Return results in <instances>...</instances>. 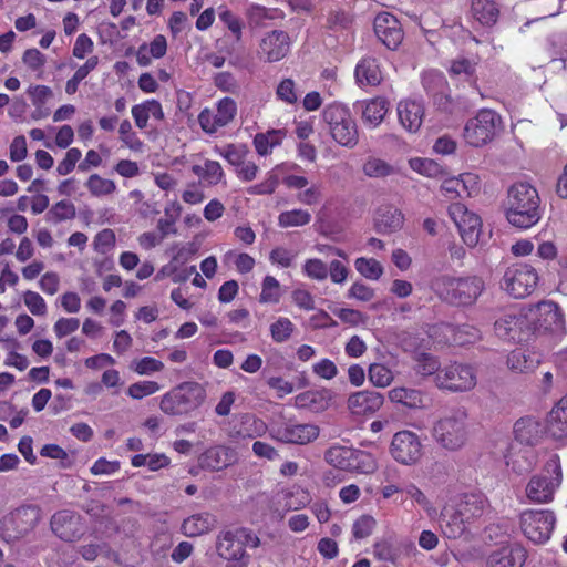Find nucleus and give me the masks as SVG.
Wrapping results in <instances>:
<instances>
[{"instance_id":"obj_47","label":"nucleus","mask_w":567,"mask_h":567,"mask_svg":"<svg viewBox=\"0 0 567 567\" xmlns=\"http://www.w3.org/2000/svg\"><path fill=\"white\" fill-rule=\"evenodd\" d=\"M354 267L361 276L370 280H378L383 274L382 265L374 258L359 257Z\"/></svg>"},{"instance_id":"obj_11","label":"nucleus","mask_w":567,"mask_h":567,"mask_svg":"<svg viewBox=\"0 0 567 567\" xmlns=\"http://www.w3.org/2000/svg\"><path fill=\"white\" fill-rule=\"evenodd\" d=\"M42 518L39 505L27 504L12 511L2 520V536L7 542H14L31 533Z\"/></svg>"},{"instance_id":"obj_30","label":"nucleus","mask_w":567,"mask_h":567,"mask_svg":"<svg viewBox=\"0 0 567 567\" xmlns=\"http://www.w3.org/2000/svg\"><path fill=\"white\" fill-rule=\"evenodd\" d=\"M403 223V214L393 206L380 207L374 216V227L379 234L395 233L402 228Z\"/></svg>"},{"instance_id":"obj_25","label":"nucleus","mask_w":567,"mask_h":567,"mask_svg":"<svg viewBox=\"0 0 567 567\" xmlns=\"http://www.w3.org/2000/svg\"><path fill=\"white\" fill-rule=\"evenodd\" d=\"M527 558L526 549L518 545L504 546L493 551L487 560L488 567H523Z\"/></svg>"},{"instance_id":"obj_5","label":"nucleus","mask_w":567,"mask_h":567,"mask_svg":"<svg viewBox=\"0 0 567 567\" xmlns=\"http://www.w3.org/2000/svg\"><path fill=\"white\" fill-rule=\"evenodd\" d=\"M563 482L560 458L557 454H550L545 462L542 472L529 478L525 493L529 502L547 504L554 501L555 493Z\"/></svg>"},{"instance_id":"obj_43","label":"nucleus","mask_w":567,"mask_h":567,"mask_svg":"<svg viewBox=\"0 0 567 567\" xmlns=\"http://www.w3.org/2000/svg\"><path fill=\"white\" fill-rule=\"evenodd\" d=\"M310 220L311 214L305 209L286 210L278 216V225L282 228L305 226Z\"/></svg>"},{"instance_id":"obj_35","label":"nucleus","mask_w":567,"mask_h":567,"mask_svg":"<svg viewBox=\"0 0 567 567\" xmlns=\"http://www.w3.org/2000/svg\"><path fill=\"white\" fill-rule=\"evenodd\" d=\"M471 11L473 18L487 28L495 25L499 18V6L495 0H472Z\"/></svg>"},{"instance_id":"obj_29","label":"nucleus","mask_w":567,"mask_h":567,"mask_svg":"<svg viewBox=\"0 0 567 567\" xmlns=\"http://www.w3.org/2000/svg\"><path fill=\"white\" fill-rule=\"evenodd\" d=\"M398 116L401 125L408 132L413 133L416 132L422 125L424 107L416 101H401L398 104Z\"/></svg>"},{"instance_id":"obj_13","label":"nucleus","mask_w":567,"mask_h":567,"mask_svg":"<svg viewBox=\"0 0 567 567\" xmlns=\"http://www.w3.org/2000/svg\"><path fill=\"white\" fill-rule=\"evenodd\" d=\"M538 275L527 264H514L509 266L503 276L501 287L516 299L529 296L536 288Z\"/></svg>"},{"instance_id":"obj_64","label":"nucleus","mask_w":567,"mask_h":567,"mask_svg":"<svg viewBox=\"0 0 567 567\" xmlns=\"http://www.w3.org/2000/svg\"><path fill=\"white\" fill-rule=\"evenodd\" d=\"M375 520L368 515H363L358 518L352 526V534L355 539L367 538L372 534Z\"/></svg>"},{"instance_id":"obj_45","label":"nucleus","mask_w":567,"mask_h":567,"mask_svg":"<svg viewBox=\"0 0 567 567\" xmlns=\"http://www.w3.org/2000/svg\"><path fill=\"white\" fill-rule=\"evenodd\" d=\"M295 329L296 327L289 318L279 317L270 324L269 331L276 343H284L291 338Z\"/></svg>"},{"instance_id":"obj_6","label":"nucleus","mask_w":567,"mask_h":567,"mask_svg":"<svg viewBox=\"0 0 567 567\" xmlns=\"http://www.w3.org/2000/svg\"><path fill=\"white\" fill-rule=\"evenodd\" d=\"M206 398L197 382H184L162 396L159 409L167 415H185L199 408Z\"/></svg>"},{"instance_id":"obj_21","label":"nucleus","mask_w":567,"mask_h":567,"mask_svg":"<svg viewBox=\"0 0 567 567\" xmlns=\"http://www.w3.org/2000/svg\"><path fill=\"white\" fill-rule=\"evenodd\" d=\"M290 50V37L286 31L274 30L260 41V53L268 62L284 59Z\"/></svg>"},{"instance_id":"obj_9","label":"nucleus","mask_w":567,"mask_h":567,"mask_svg":"<svg viewBox=\"0 0 567 567\" xmlns=\"http://www.w3.org/2000/svg\"><path fill=\"white\" fill-rule=\"evenodd\" d=\"M324 460L331 466L348 472L368 474L377 468L371 453L349 446H331L326 451Z\"/></svg>"},{"instance_id":"obj_40","label":"nucleus","mask_w":567,"mask_h":567,"mask_svg":"<svg viewBox=\"0 0 567 567\" xmlns=\"http://www.w3.org/2000/svg\"><path fill=\"white\" fill-rule=\"evenodd\" d=\"M389 111V103L383 97H375L365 103L362 118L372 126H378Z\"/></svg>"},{"instance_id":"obj_28","label":"nucleus","mask_w":567,"mask_h":567,"mask_svg":"<svg viewBox=\"0 0 567 567\" xmlns=\"http://www.w3.org/2000/svg\"><path fill=\"white\" fill-rule=\"evenodd\" d=\"M235 462L234 450L217 445L206 450L199 457V464L203 468L220 471Z\"/></svg>"},{"instance_id":"obj_17","label":"nucleus","mask_w":567,"mask_h":567,"mask_svg":"<svg viewBox=\"0 0 567 567\" xmlns=\"http://www.w3.org/2000/svg\"><path fill=\"white\" fill-rule=\"evenodd\" d=\"M449 215L455 223L464 244L468 247H475L480 241L482 230L481 217L468 210L462 203L451 204Z\"/></svg>"},{"instance_id":"obj_7","label":"nucleus","mask_w":567,"mask_h":567,"mask_svg":"<svg viewBox=\"0 0 567 567\" xmlns=\"http://www.w3.org/2000/svg\"><path fill=\"white\" fill-rule=\"evenodd\" d=\"M322 116L329 126L332 138L338 144L350 148L358 144V127L349 109L333 103L326 106Z\"/></svg>"},{"instance_id":"obj_51","label":"nucleus","mask_w":567,"mask_h":567,"mask_svg":"<svg viewBox=\"0 0 567 567\" xmlns=\"http://www.w3.org/2000/svg\"><path fill=\"white\" fill-rule=\"evenodd\" d=\"M280 297L279 281L272 276H266L262 281L259 301L261 303H277Z\"/></svg>"},{"instance_id":"obj_50","label":"nucleus","mask_w":567,"mask_h":567,"mask_svg":"<svg viewBox=\"0 0 567 567\" xmlns=\"http://www.w3.org/2000/svg\"><path fill=\"white\" fill-rule=\"evenodd\" d=\"M120 140L133 152H142L144 143L132 130V124L128 120H123L118 127Z\"/></svg>"},{"instance_id":"obj_19","label":"nucleus","mask_w":567,"mask_h":567,"mask_svg":"<svg viewBox=\"0 0 567 567\" xmlns=\"http://www.w3.org/2000/svg\"><path fill=\"white\" fill-rule=\"evenodd\" d=\"M50 527L52 533L64 542L78 540L85 532L81 515L70 509L54 513L50 519Z\"/></svg>"},{"instance_id":"obj_18","label":"nucleus","mask_w":567,"mask_h":567,"mask_svg":"<svg viewBox=\"0 0 567 567\" xmlns=\"http://www.w3.org/2000/svg\"><path fill=\"white\" fill-rule=\"evenodd\" d=\"M390 452L396 462L413 465L423 454L422 443L414 432L400 431L393 435Z\"/></svg>"},{"instance_id":"obj_22","label":"nucleus","mask_w":567,"mask_h":567,"mask_svg":"<svg viewBox=\"0 0 567 567\" xmlns=\"http://www.w3.org/2000/svg\"><path fill=\"white\" fill-rule=\"evenodd\" d=\"M546 431L540 420L530 415L518 419L514 424L515 440L529 446L537 445Z\"/></svg>"},{"instance_id":"obj_23","label":"nucleus","mask_w":567,"mask_h":567,"mask_svg":"<svg viewBox=\"0 0 567 567\" xmlns=\"http://www.w3.org/2000/svg\"><path fill=\"white\" fill-rule=\"evenodd\" d=\"M422 85L427 94L433 96L434 104L449 111L450 96L445 94L447 82L442 72L430 70L422 74Z\"/></svg>"},{"instance_id":"obj_16","label":"nucleus","mask_w":567,"mask_h":567,"mask_svg":"<svg viewBox=\"0 0 567 567\" xmlns=\"http://www.w3.org/2000/svg\"><path fill=\"white\" fill-rule=\"evenodd\" d=\"M496 336L509 342H526L533 336L528 311L506 313L494 323Z\"/></svg>"},{"instance_id":"obj_33","label":"nucleus","mask_w":567,"mask_h":567,"mask_svg":"<svg viewBox=\"0 0 567 567\" xmlns=\"http://www.w3.org/2000/svg\"><path fill=\"white\" fill-rule=\"evenodd\" d=\"M487 505V499L483 494H464L456 505L458 514L465 518V522L472 524L483 516Z\"/></svg>"},{"instance_id":"obj_63","label":"nucleus","mask_w":567,"mask_h":567,"mask_svg":"<svg viewBox=\"0 0 567 567\" xmlns=\"http://www.w3.org/2000/svg\"><path fill=\"white\" fill-rule=\"evenodd\" d=\"M303 271L308 277L316 280H324L328 277V267L318 258L306 260Z\"/></svg>"},{"instance_id":"obj_10","label":"nucleus","mask_w":567,"mask_h":567,"mask_svg":"<svg viewBox=\"0 0 567 567\" xmlns=\"http://www.w3.org/2000/svg\"><path fill=\"white\" fill-rule=\"evenodd\" d=\"M556 525V515L550 509L528 508L519 514L523 535L535 545L547 543Z\"/></svg>"},{"instance_id":"obj_62","label":"nucleus","mask_w":567,"mask_h":567,"mask_svg":"<svg viewBox=\"0 0 567 567\" xmlns=\"http://www.w3.org/2000/svg\"><path fill=\"white\" fill-rule=\"evenodd\" d=\"M81 156H82V152L79 148H76V147L70 148L66 152L64 158L56 166L58 175L65 176V175L70 174L74 169V167H75L76 163L80 161Z\"/></svg>"},{"instance_id":"obj_37","label":"nucleus","mask_w":567,"mask_h":567,"mask_svg":"<svg viewBox=\"0 0 567 567\" xmlns=\"http://www.w3.org/2000/svg\"><path fill=\"white\" fill-rule=\"evenodd\" d=\"M285 17L282 10L278 8H266L260 4H250L246 9V18L251 28H261L266 25L267 20H278Z\"/></svg>"},{"instance_id":"obj_4","label":"nucleus","mask_w":567,"mask_h":567,"mask_svg":"<svg viewBox=\"0 0 567 567\" xmlns=\"http://www.w3.org/2000/svg\"><path fill=\"white\" fill-rule=\"evenodd\" d=\"M260 546L259 537L247 527L220 530L217 536L216 550L219 557L236 563V567H247L250 560L245 548Z\"/></svg>"},{"instance_id":"obj_48","label":"nucleus","mask_w":567,"mask_h":567,"mask_svg":"<svg viewBox=\"0 0 567 567\" xmlns=\"http://www.w3.org/2000/svg\"><path fill=\"white\" fill-rule=\"evenodd\" d=\"M97 56L89 58L86 62L75 71L73 76L66 81L65 92L70 95L74 94L78 91L80 82L83 81L89 75V73L97 66Z\"/></svg>"},{"instance_id":"obj_27","label":"nucleus","mask_w":567,"mask_h":567,"mask_svg":"<svg viewBox=\"0 0 567 567\" xmlns=\"http://www.w3.org/2000/svg\"><path fill=\"white\" fill-rule=\"evenodd\" d=\"M546 430L553 439L567 442V394L549 412Z\"/></svg>"},{"instance_id":"obj_26","label":"nucleus","mask_w":567,"mask_h":567,"mask_svg":"<svg viewBox=\"0 0 567 567\" xmlns=\"http://www.w3.org/2000/svg\"><path fill=\"white\" fill-rule=\"evenodd\" d=\"M267 431L266 423L250 413L240 414L230 431L233 439H255Z\"/></svg>"},{"instance_id":"obj_24","label":"nucleus","mask_w":567,"mask_h":567,"mask_svg":"<svg viewBox=\"0 0 567 567\" xmlns=\"http://www.w3.org/2000/svg\"><path fill=\"white\" fill-rule=\"evenodd\" d=\"M383 395L377 391H358L348 399V408L352 414L368 415L377 412L383 404Z\"/></svg>"},{"instance_id":"obj_15","label":"nucleus","mask_w":567,"mask_h":567,"mask_svg":"<svg viewBox=\"0 0 567 567\" xmlns=\"http://www.w3.org/2000/svg\"><path fill=\"white\" fill-rule=\"evenodd\" d=\"M320 433L318 425L312 423H298L292 419L274 424L270 436L281 443L305 445L313 442Z\"/></svg>"},{"instance_id":"obj_36","label":"nucleus","mask_w":567,"mask_h":567,"mask_svg":"<svg viewBox=\"0 0 567 567\" xmlns=\"http://www.w3.org/2000/svg\"><path fill=\"white\" fill-rule=\"evenodd\" d=\"M468 525L470 523L465 522V518L458 514L456 507L451 511L445 509V512L442 513L441 527L447 538H460L466 532Z\"/></svg>"},{"instance_id":"obj_31","label":"nucleus","mask_w":567,"mask_h":567,"mask_svg":"<svg viewBox=\"0 0 567 567\" xmlns=\"http://www.w3.org/2000/svg\"><path fill=\"white\" fill-rule=\"evenodd\" d=\"M540 363V354L522 348L513 350L506 359L507 368L514 373L533 372Z\"/></svg>"},{"instance_id":"obj_14","label":"nucleus","mask_w":567,"mask_h":567,"mask_svg":"<svg viewBox=\"0 0 567 567\" xmlns=\"http://www.w3.org/2000/svg\"><path fill=\"white\" fill-rule=\"evenodd\" d=\"M434 382L439 389L464 392L475 386L476 375L471 365L453 362L439 371Z\"/></svg>"},{"instance_id":"obj_52","label":"nucleus","mask_w":567,"mask_h":567,"mask_svg":"<svg viewBox=\"0 0 567 567\" xmlns=\"http://www.w3.org/2000/svg\"><path fill=\"white\" fill-rule=\"evenodd\" d=\"M369 380L372 384L379 388H385L391 384L393 380L392 371L384 364L373 363L369 367Z\"/></svg>"},{"instance_id":"obj_46","label":"nucleus","mask_w":567,"mask_h":567,"mask_svg":"<svg viewBox=\"0 0 567 567\" xmlns=\"http://www.w3.org/2000/svg\"><path fill=\"white\" fill-rule=\"evenodd\" d=\"M353 23L352 16L344 10H331L328 13L326 27L332 32L348 31Z\"/></svg>"},{"instance_id":"obj_3","label":"nucleus","mask_w":567,"mask_h":567,"mask_svg":"<svg viewBox=\"0 0 567 567\" xmlns=\"http://www.w3.org/2000/svg\"><path fill=\"white\" fill-rule=\"evenodd\" d=\"M432 287L445 302L456 307H468L476 302L485 290V282L478 276L436 278Z\"/></svg>"},{"instance_id":"obj_55","label":"nucleus","mask_w":567,"mask_h":567,"mask_svg":"<svg viewBox=\"0 0 567 567\" xmlns=\"http://www.w3.org/2000/svg\"><path fill=\"white\" fill-rule=\"evenodd\" d=\"M159 385L155 381H138L131 384L127 389V394L136 400L156 393Z\"/></svg>"},{"instance_id":"obj_49","label":"nucleus","mask_w":567,"mask_h":567,"mask_svg":"<svg viewBox=\"0 0 567 567\" xmlns=\"http://www.w3.org/2000/svg\"><path fill=\"white\" fill-rule=\"evenodd\" d=\"M441 369V364L434 355L426 352H420L415 355V371L423 377L436 375Z\"/></svg>"},{"instance_id":"obj_59","label":"nucleus","mask_w":567,"mask_h":567,"mask_svg":"<svg viewBox=\"0 0 567 567\" xmlns=\"http://www.w3.org/2000/svg\"><path fill=\"white\" fill-rule=\"evenodd\" d=\"M279 185V178L274 171L267 174L265 181L248 188L250 195H270Z\"/></svg>"},{"instance_id":"obj_54","label":"nucleus","mask_w":567,"mask_h":567,"mask_svg":"<svg viewBox=\"0 0 567 567\" xmlns=\"http://www.w3.org/2000/svg\"><path fill=\"white\" fill-rule=\"evenodd\" d=\"M23 302L33 316L47 315V303L40 293L27 290L23 293Z\"/></svg>"},{"instance_id":"obj_61","label":"nucleus","mask_w":567,"mask_h":567,"mask_svg":"<svg viewBox=\"0 0 567 567\" xmlns=\"http://www.w3.org/2000/svg\"><path fill=\"white\" fill-rule=\"evenodd\" d=\"M219 19L224 24L227 25V28L236 37V40L239 41L241 39L243 29V23L240 19L225 7L219 8Z\"/></svg>"},{"instance_id":"obj_57","label":"nucleus","mask_w":567,"mask_h":567,"mask_svg":"<svg viewBox=\"0 0 567 567\" xmlns=\"http://www.w3.org/2000/svg\"><path fill=\"white\" fill-rule=\"evenodd\" d=\"M410 166L413 171L429 177H435L441 173L440 165L429 158H412L410 159Z\"/></svg>"},{"instance_id":"obj_20","label":"nucleus","mask_w":567,"mask_h":567,"mask_svg":"<svg viewBox=\"0 0 567 567\" xmlns=\"http://www.w3.org/2000/svg\"><path fill=\"white\" fill-rule=\"evenodd\" d=\"M374 33L390 50H395L403 40V30L399 20L389 12H381L374 18Z\"/></svg>"},{"instance_id":"obj_34","label":"nucleus","mask_w":567,"mask_h":567,"mask_svg":"<svg viewBox=\"0 0 567 567\" xmlns=\"http://www.w3.org/2000/svg\"><path fill=\"white\" fill-rule=\"evenodd\" d=\"M216 524L217 519L213 514L197 513L183 520L181 530L186 537H197L212 530Z\"/></svg>"},{"instance_id":"obj_53","label":"nucleus","mask_w":567,"mask_h":567,"mask_svg":"<svg viewBox=\"0 0 567 567\" xmlns=\"http://www.w3.org/2000/svg\"><path fill=\"white\" fill-rule=\"evenodd\" d=\"M237 114V104L230 97L221 99L217 104V122H219L223 126L229 124Z\"/></svg>"},{"instance_id":"obj_42","label":"nucleus","mask_w":567,"mask_h":567,"mask_svg":"<svg viewBox=\"0 0 567 567\" xmlns=\"http://www.w3.org/2000/svg\"><path fill=\"white\" fill-rule=\"evenodd\" d=\"M362 169L371 178H383L395 173L394 166L378 157L368 158Z\"/></svg>"},{"instance_id":"obj_12","label":"nucleus","mask_w":567,"mask_h":567,"mask_svg":"<svg viewBox=\"0 0 567 567\" xmlns=\"http://www.w3.org/2000/svg\"><path fill=\"white\" fill-rule=\"evenodd\" d=\"M533 334L547 332L555 336L565 333V319L561 309L554 301H542L528 310Z\"/></svg>"},{"instance_id":"obj_44","label":"nucleus","mask_w":567,"mask_h":567,"mask_svg":"<svg viewBox=\"0 0 567 567\" xmlns=\"http://www.w3.org/2000/svg\"><path fill=\"white\" fill-rule=\"evenodd\" d=\"M85 186L91 195L95 197L111 195L116 190V185L112 179L103 178L99 174L90 175Z\"/></svg>"},{"instance_id":"obj_39","label":"nucleus","mask_w":567,"mask_h":567,"mask_svg":"<svg viewBox=\"0 0 567 567\" xmlns=\"http://www.w3.org/2000/svg\"><path fill=\"white\" fill-rule=\"evenodd\" d=\"M449 73L452 78L460 81L476 83V63L467 58H457L451 62Z\"/></svg>"},{"instance_id":"obj_8","label":"nucleus","mask_w":567,"mask_h":567,"mask_svg":"<svg viewBox=\"0 0 567 567\" xmlns=\"http://www.w3.org/2000/svg\"><path fill=\"white\" fill-rule=\"evenodd\" d=\"M502 128L501 115L491 109H482L466 122L463 135L466 143L481 147L492 142Z\"/></svg>"},{"instance_id":"obj_2","label":"nucleus","mask_w":567,"mask_h":567,"mask_svg":"<svg viewBox=\"0 0 567 567\" xmlns=\"http://www.w3.org/2000/svg\"><path fill=\"white\" fill-rule=\"evenodd\" d=\"M470 431L471 424L466 408L454 406L433 423L432 437L440 447L456 452L465 446Z\"/></svg>"},{"instance_id":"obj_56","label":"nucleus","mask_w":567,"mask_h":567,"mask_svg":"<svg viewBox=\"0 0 567 567\" xmlns=\"http://www.w3.org/2000/svg\"><path fill=\"white\" fill-rule=\"evenodd\" d=\"M276 95L287 104H295L298 101L295 81L292 79H284L276 89Z\"/></svg>"},{"instance_id":"obj_58","label":"nucleus","mask_w":567,"mask_h":567,"mask_svg":"<svg viewBox=\"0 0 567 567\" xmlns=\"http://www.w3.org/2000/svg\"><path fill=\"white\" fill-rule=\"evenodd\" d=\"M164 369V363L152 357H144L134 362L133 370L140 375H150Z\"/></svg>"},{"instance_id":"obj_41","label":"nucleus","mask_w":567,"mask_h":567,"mask_svg":"<svg viewBox=\"0 0 567 567\" xmlns=\"http://www.w3.org/2000/svg\"><path fill=\"white\" fill-rule=\"evenodd\" d=\"M76 215L75 206L69 200H60L55 203L45 214L49 223L59 224L61 221L73 219Z\"/></svg>"},{"instance_id":"obj_38","label":"nucleus","mask_w":567,"mask_h":567,"mask_svg":"<svg viewBox=\"0 0 567 567\" xmlns=\"http://www.w3.org/2000/svg\"><path fill=\"white\" fill-rule=\"evenodd\" d=\"M389 399L393 403L402 404L409 409H422L424 406V395L422 391L411 388H393L389 391Z\"/></svg>"},{"instance_id":"obj_1","label":"nucleus","mask_w":567,"mask_h":567,"mask_svg":"<svg viewBox=\"0 0 567 567\" xmlns=\"http://www.w3.org/2000/svg\"><path fill=\"white\" fill-rule=\"evenodd\" d=\"M503 209L506 220L519 229L535 226L544 214L537 189L525 182L515 183L507 189Z\"/></svg>"},{"instance_id":"obj_60","label":"nucleus","mask_w":567,"mask_h":567,"mask_svg":"<svg viewBox=\"0 0 567 567\" xmlns=\"http://www.w3.org/2000/svg\"><path fill=\"white\" fill-rule=\"evenodd\" d=\"M115 245V234L112 229L105 228L94 237V249L100 254L109 252Z\"/></svg>"},{"instance_id":"obj_32","label":"nucleus","mask_w":567,"mask_h":567,"mask_svg":"<svg viewBox=\"0 0 567 567\" xmlns=\"http://www.w3.org/2000/svg\"><path fill=\"white\" fill-rule=\"evenodd\" d=\"M354 78L359 86H377L382 82V72L378 60L372 56L362 58L354 70Z\"/></svg>"}]
</instances>
